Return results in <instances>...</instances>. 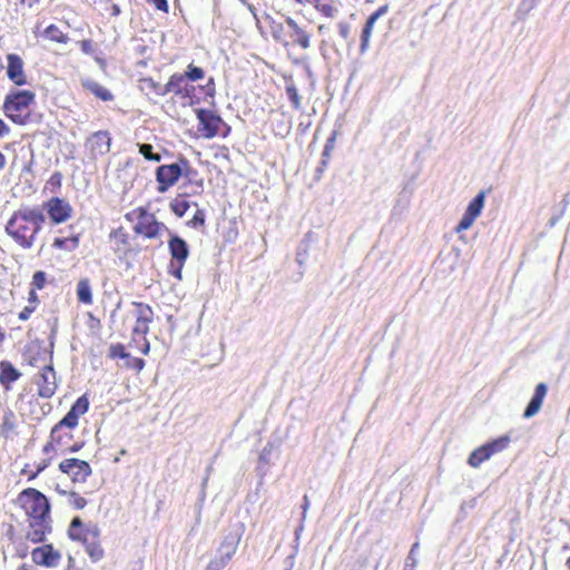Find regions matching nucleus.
<instances>
[{
	"label": "nucleus",
	"instance_id": "obj_1",
	"mask_svg": "<svg viewBox=\"0 0 570 570\" xmlns=\"http://www.w3.org/2000/svg\"><path fill=\"white\" fill-rule=\"evenodd\" d=\"M16 505L27 518V540L32 543L43 542L52 530L51 503L48 497L36 488H26L18 493Z\"/></svg>",
	"mask_w": 570,
	"mask_h": 570
},
{
	"label": "nucleus",
	"instance_id": "obj_2",
	"mask_svg": "<svg viewBox=\"0 0 570 570\" xmlns=\"http://www.w3.org/2000/svg\"><path fill=\"white\" fill-rule=\"evenodd\" d=\"M46 219L40 206L21 205L7 219L4 232L18 247L30 249L37 243Z\"/></svg>",
	"mask_w": 570,
	"mask_h": 570
},
{
	"label": "nucleus",
	"instance_id": "obj_3",
	"mask_svg": "<svg viewBox=\"0 0 570 570\" xmlns=\"http://www.w3.org/2000/svg\"><path fill=\"white\" fill-rule=\"evenodd\" d=\"M89 409V400L82 395L76 400L68 413L56 423L49 434L48 440L42 446L43 455L66 454L68 452H78L82 445L73 441L72 430L78 425L80 416Z\"/></svg>",
	"mask_w": 570,
	"mask_h": 570
},
{
	"label": "nucleus",
	"instance_id": "obj_4",
	"mask_svg": "<svg viewBox=\"0 0 570 570\" xmlns=\"http://www.w3.org/2000/svg\"><path fill=\"white\" fill-rule=\"evenodd\" d=\"M36 102V92L29 89H12L3 99V115L14 125L26 126L31 121V107Z\"/></svg>",
	"mask_w": 570,
	"mask_h": 570
},
{
	"label": "nucleus",
	"instance_id": "obj_5",
	"mask_svg": "<svg viewBox=\"0 0 570 570\" xmlns=\"http://www.w3.org/2000/svg\"><path fill=\"white\" fill-rule=\"evenodd\" d=\"M125 218L129 222L136 219L132 227L134 233L145 239H159L168 232L167 226L145 207L135 208L132 212L127 213Z\"/></svg>",
	"mask_w": 570,
	"mask_h": 570
},
{
	"label": "nucleus",
	"instance_id": "obj_6",
	"mask_svg": "<svg viewBox=\"0 0 570 570\" xmlns=\"http://www.w3.org/2000/svg\"><path fill=\"white\" fill-rule=\"evenodd\" d=\"M197 175L189 160L185 157H179L177 163L161 165L156 169L157 191L163 194L171 188L179 180L181 176L193 179Z\"/></svg>",
	"mask_w": 570,
	"mask_h": 570
},
{
	"label": "nucleus",
	"instance_id": "obj_7",
	"mask_svg": "<svg viewBox=\"0 0 570 570\" xmlns=\"http://www.w3.org/2000/svg\"><path fill=\"white\" fill-rule=\"evenodd\" d=\"M198 119L197 131L205 139L215 137L226 138L230 134V126L226 124L220 116L209 109H197Z\"/></svg>",
	"mask_w": 570,
	"mask_h": 570
},
{
	"label": "nucleus",
	"instance_id": "obj_8",
	"mask_svg": "<svg viewBox=\"0 0 570 570\" xmlns=\"http://www.w3.org/2000/svg\"><path fill=\"white\" fill-rule=\"evenodd\" d=\"M132 306L136 309V323L132 328V341H136V336H140L142 340L140 352L147 355L150 350V344L146 338V335L149 333V325L154 321V311L150 305L142 302H132Z\"/></svg>",
	"mask_w": 570,
	"mask_h": 570
},
{
	"label": "nucleus",
	"instance_id": "obj_9",
	"mask_svg": "<svg viewBox=\"0 0 570 570\" xmlns=\"http://www.w3.org/2000/svg\"><path fill=\"white\" fill-rule=\"evenodd\" d=\"M170 263L168 273L178 281L183 278V268L189 256V247L185 239L177 235H171L168 240Z\"/></svg>",
	"mask_w": 570,
	"mask_h": 570
},
{
	"label": "nucleus",
	"instance_id": "obj_10",
	"mask_svg": "<svg viewBox=\"0 0 570 570\" xmlns=\"http://www.w3.org/2000/svg\"><path fill=\"white\" fill-rule=\"evenodd\" d=\"M58 471L66 475L72 484H83L92 474L90 463L78 458H65L59 462Z\"/></svg>",
	"mask_w": 570,
	"mask_h": 570
},
{
	"label": "nucleus",
	"instance_id": "obj_11",
	"mask_svg": "<svg viewBox=\"0 0 570 570\" xmlns=\"http://www.w3.org/2000/svg\"><path fill=\"white\" fill-rule=\"evenodd\" d=\"M42 210H46L51 224L60 225L66 223L72 217L73 208L70 203L60 197H51L42 205Z\"/></svg>",
	"mask_w": 570,
	"mask_h": 570
},
{
	"label": "nucleus",
	"instance_id": "obj_12",
	"mask_svg": "<svg viewBox=\"0 0 570 570\" xmlns=\"http://www.w3.org/2000/svg\"><path fill=\"white\" fill-rule=\"evenodd\" d=\"M100 534V529L96 523H85L80 517H75L68 528V537L76 542L85 544Z\"/></svg>",
	"mask_w": 570,
	"mask_h": 570
},
{
	"label": "nucleus",
	"instance_id": "obj_13",
	"mask_svg": "<svg viewBox=\"0 0 570 570\" xmlns=\"http://www.w3.org/2000/svg\"><path fill=\"white\" fill-rule=\"evenodd\" d=\"M111 136L108 130H98L89 135L85 148L92 159L105 156L110 151Z\"/></svg>",
	"mask_w": 570,
	"mask_h": 570
},
{
	"label": "nucleus",
	"instance_id": "obj_14",
	"mask_svg": "<svg viewBox=\"0 0 570 570\" xmlns=\"http://www.w3.org/2000/svg\"><path fill=\"white\" fill-rule=\"evenodd\" d=\"M31 559L36 566L56 568L59 566L62 554L52 543H45L32 549Z\"/></svg>",
	"mask_w": 570,
	"mask_h": 570
},
{
	"label": "nucleus",
	"instance_id": "obj_15",
	"mask_svg": "<svg viewBox=\"0 0 570 570\" xmlns=\"http://www.w3.org/2000/svg\"><path fill=\"white\" fill-rule=\"evenodd\" d=\"M36 385L38 387V395L43 399H50L58 387L56 371L51 364L45 365L37 379Z\"/></svg>",
	"mask_w": 570,
	"mask_h": 570
},
{
	"label": "nucleus",
	"instance_id": "obj_16",
	"mask_svg": "<svg viewBox=\"0 0 570 570\" xmlns=\"http://www.w3.org/2000/svg\"><path fill=\"white\" fill-rule=\"evenodd\" d=\"M7 77L17 87H22L28 83V76L24 70V61L17 53H9L7 56Z\"/></svg>",
	"mask_w": 570,
	"mask_h": 570
},
{
	"label": "nucleus",
	"instance_id": "obj_17",
	"mask_svg": "<svg viewBox=\"0 0 570 570\" xmlns=\"http://www.w3.org/2000/svg\"><path fill=\"white\" fill-rule=\"evenodd\" d=\"M485 200V193L480 191L468 205V208L465 213L463 214V217L461 218L460 223L455 227L456 233H461L463 230L469 229L474 220L480 216L482 208L484 206Z\"/></svg>",
	"mask_w": 570,
	"mask_h": 570
},
{
	"label": "nucleus",
	"instance_id": "obj_18",
	"mask_svg": "<svg viewBox=\"0 0 570 570\" xmlns=\"http://www.w3.org/2000/svg\"><path fill=\"white\" fill-rule=\"evenodd\" d=\"M195 91V87L189 85L186 76L183 73H174L166 83V95L174 94L180 98H190Z\"/></svg>",
	"mask_w": 570,
	"mask_h": 570
},
{
	"label": "nucleus",
	"instance_id": "obj_19",
	"mask_svg": "<svg viewBox=\"0 0 570 570\" xmlns=\"http://www.w3.org/2000/svg\"><path fill=\"white\" fill-rule=\"evenodd\" d=\"M52 460V455H45V458H40L39 460L26 462L19 474L21 478H24L27 482H31L51 465Z\"/></svg>",
	"mask_w": 570,
	"mask_h": 570
},
{
	"label": "nucleus",
	"instance_id": "obj_20",
	"mask_svg": "<svg viewBox=\"0 0 570 570\" xmlns=\"http://www.w3.org/2000/svg\"><path fill=\"white\" fill-rule=\"evenodd\" d=\"M390 7L389 4H383L379 7L373 13L368 16V18L365 21V24L363 26L362 32H361V45H360V51L365 52L368 48L370 40L372 37L374 23L377 21L379 18L387 13Z\"/></svg>",
	"mask_w": 570,
	"mask_h": 570
},
{
	"label": "nucleus",
	"instance_id": "obj_21",
	"mask_svg": "<svg viewBox=\"0 0 570 570\" xmlns=\"http://www.w3.org/2000/svg\"><path fill=\"white\" fill-rule=\"evenodd\" d=\"M109 240L115 253L127 255L131 252L130 234L124 226L112 229L109 234Z\"/></svg>",
	"mask_w": 570,
	"mask_h": 570
},
{
	"label": "nucleus",
	"instance_id": "obj_22",
	"mask_svg": "<svg viewBox=\"0 0 570 570\" xmlns=\"http://www.w3.org/2000/svg\"><path fill=\"white\" fill-rule=\"evenodd\" d=\"M22 373L8 360L0 361V385L6 392L12 390L13 383H16Z\"/></svg>",
	"mask_w": 570,
	"mask_h": 570
},
{
	"label": "nucleus",
	"instance_id": "obj_23",
	"mask_svg": "<svg viewBox=\"0 0 570 570\" xmlns=\"http://www.w3.org/2000/svg\"><path fill=\"white\" fill-rule=\"evenodd\" d=\"M18 426V421L14 412L6 403L1 405L0 410V434L8 438L14 433Z\"/></svg>",
	"mask_w": 570,
	"mask_h": 570
},
{
	"label": "nucleus",
	"instance_id": "obj_24",
	"mask_svg": "<svg viewBox=\"0 0 570 570\" xmlns=\"http://www.w3.org/2000/svg\"><path fill=\"white\" fill-rule=\"evenodd\" d=\"M286 23L291 29L289 43L296 45L302 49H308L311 47V35L302 27H299L298 23L292 18H287Z\"/></svg>",
	"mask_w": 570,
	"mask_h": 570
},
{
	"label": "nucleus",
	"instance_id": "obj_25",
	"mask_svg": "<svg viewBox=\"0 0 570 570\" xmlns=\"http://www.w3.org/2000/svg\"><path fill=\"white\" fill-rule=\"evenodd\" d=\"M547 392H548V387H547L546 383H539L535 386L532 399L529 402V404L525 407L524 413H523V416L525 419L532 417L540 411L543 400L547 395Z\"/></svg>",
	"mask_w": 570,
	"mask_h": 570
},
{
	"label": "nucleus",
	"instance_id": "obj_26",
	"mask_svg": "<svg viewBox=\"0 0 570 570\" xmlns=\"http://www.w3.org/2000/svg\"><path fill=\"white\" fill-rule=\"evenodd\" d=\"M89 559L92 562H98L104 559L105 550L101 544L100 534H97L91 541H87L82 544Z\"/></svg>",
	"mask_w": 570,
	"mask_h": 570
},
{
	"label": "nucleus",
	"instance_id": "obj_27",
	"mask_svg": "<svg viewBox=\"0 0 570 570\" xmlns=\"http://www.w3.org/2000/svg\"><path fill=\"white\" fill-rule=\"evenodd\" d=\"M82 87L102 101H111L114 99V95L110 92V90L97 81L85 80L82 81Z\"/></svg>",
	"mask_w": 570,
	"mask_h": 570
},
{
	"label": "nucleus",
	"instance_id": "obj_28",
	"mask_svg": "<svg viewBox=\"0 0 570 570\" xmlns=\"http://www.w3.org/2000/svg\"><path fill=\"white\" fill-rule=\"evenodd\" d=\"M140 88L146 95H153L156 97L166 96V83L163 85L159 81L154 80L151 77L140 79Z\"/></svg>",
	"mask_w": 570,
	"mask_h": 570
},
{
	"label": "nucleus",
	"instance_id": "obj_29",
	"mask_svg": "<svg viewBox=\"0 0 570 570\" xmlns=\"http://www.w3.org/2000/svg\"><path fill=\"white\" fill-rule=\"evenodd\" d=\"M308 4L313 6L322 17L328 19L335 18L338 13V9L333 0H316V2H308Z\"/></svg>",
	"mask_w": 570,
	"mask_h": 570
},
{
	"label": "nucleus",
	"instance_id": "obj_30",
	"mask_svg": "<svg viewBox=\"0 0 570 570\" xmlns=\"http://www.w3.org/2000/svg\"><path fill=\"white\" fill-rule=\"evenodd\" d=\"M493 455V450L490 446H487V444L479 446L475 449L469 456L468 463L472 468H478L480 464H482L484 461L490 459Z\"/></svg>",
	"mask_w": 570,
	"mask_h": 570
},
{
	"label": "nucleus",
	"instance_id": "obj_31",
	"mask_svg": "<svg viewBox=\"0 0 570 570\" xmlns=\"http://www.w3.org/2000/svg\"><path fill=\"white\" fill-rule=\"evenodd\" d=\"M42 37L46 40L57 42V43H67L69 41L68 33L63 32L57 24H49L42 32Z\"/></svg>",
	"mask_w": 570,
	"mask_h": 570
},
{
	"label": "nucleus",
	"instance_id": "obj_32",
	"mask_svg": "<svg viewBox=\"0 0 570 570\" xmlns=\"http://www.w3.org/2000/svg\"><path fill=\"white\" fill-rule=\"evenodd\" d=\"M77 298L80 303L92 304L91 283L89 278H81L77 284Z\"/></svg>",
	"mask_w": 570,
	"mask_h": 570
},
{
	"label": "nucleus",
	"instance_id": "obj_33",
	"mask_svg": "<svg viewBox=\"0 0 570 570\" xmlns=\"http://www.w3.org/2000/svg\"><path fill=\"white\" fill-rule=\"evenodd\" d=\"M187 194H178L175 198L169 203V208L177 217H183L190 207L189 202L187 200Z\"/></svg>",
	"mask_w": 570,
	"mask_h": 570
},
{
	"label": "nucleus",
	"instance_id": "obj_34",
	"mask_svg": "<svg viewBox=\"0 0 570 570\" xmlns=\"http://www.w3.org/2000/svg\"><path fill=\"white\" fill-rule=\"evenodd\" d=\"M61 494L67 498L68 505L75 510H82L88 504V500L77 491H62Z\"/></svg>",
	"mask_w": 570,
	"mask_h": 570
},
{
	"label": "nucleus",
	"instance_id": "obj_35",
	"mask_svg": "<svg viewBox=\"0 0 570 570\" xmlns=\"http://www.w3.org/2000/svg\"><path fill=\"white\" fill-rule=\"evenodd\" d=\"M79 245V237H57L52 242V247L56 249L73 250Z\"/></svg>",
	"mask_w": 570,
	"mask_h": 570
},
{
	"label": "nucleus",
	"instance_id": "obj_36",
	"mask_svg": "<svg viewBox=\"0 0 570 570\" xmlns=\"http://www.w3.org/2000/svg\"><path fill=\"white\" fill-rule=\"evenodd\" d=\"M235 550H236V547H235V544L232 543L228 547L225 556L219 559L212 560L207 564L205 570H222L228 563V561L232 559L233 554L235 553Z\"/></svg>",
	"mask_w": 570,
	"mask_h": 570
},
{
	"label": "nucleus",
	"instance_id": "obj_37",
	"mask_svg": "<svg viewBox=\"0 0 570 570\" xmlns=\"http://www.w3.org/2000/svg\"><path fill=\"white\" fill-rule=\"evenodd\" d=\"M286 95L292 102V107L295 110H299L302 108V98L293 81L286 83Z\"/></svg>",
	"mask_w": 570,
	"mask_h": 570
},
{
	"label": "nucleus",
	"instance_id": "obj_38",
	"mask_svg": "<svg viewBox=\"0 0 570 570\" xmlns=\"http://www.w3.org/2000/svg\"><path fill=\"white\" fill-rule=\"evenodd\" d=\"M62 186V174L60 171H55L49 179L46 181L45 189L49 190L51 194H57Z\"/></svg>",
	"mask_w": 570,
	"mask_h": 570
},
{
	"label": "nucleus",
	"instance_id": "obj_39",
	"mask_svg": "<svg viewBox=\"0 0 570 570\" xmlns=\"http://www.w3.org/2000/svg\"><path fill=\"white\" fill-rule=\"evenodd\" d=\"M271 35L275 41L282 43L284 47L289 46V41L286 40V33L282 23H273L271 26Z\"/></svg>",
	"mask_w": 570,
	"mask_h": 570
},
{
	"label": "nucleus",
	"instance_id": "obj_40",
	"mask_svg": "<svg viewBox=\"0 0 570 570\" xmlns=\"http://www.w3.org/2000/svg\"><path fill=\"white\" fill-rule=\"evenodd\" d=\"M47 284V274L43 271H37L32 275V279L30 283V288L35 291H40L45 288Z\"/></svg>",
	"mask_w": 570,
	"mask_h": 570
},
{
	"label": "nucleus",
	"instance_id": "obj_41",
	"mask_svg": "<svg viewBox=\"0 0 570 570\" xmlns=\"http://www.w3.org/2000/svg\"><path fill=\"white\" fill-rule=\"evenodd\" d=\"M336 137H337V131L334 130L331 134V136L327 138V140H326V144L324 146V150H323V154H322V156H323V161H322L323 166H326L327 159L330 158V155H331L332 150L335 147Z\"/></svg>",
	"mask_w": 570,
	"mask_h": 570
},
{
	"label": "nucleus",
	"instance_id": "obj_42",
	"mask_svg": "<svg viewBox=\"0 0 570 570\" xmlns=\"http://www.w3.org/2000/svg\"><path fill=\"white\" fill-rule=\"evenodd\" d=\"M183 76H186L187 81H197L204 78L205 72L200 67L188 65L187 70Z\"/></svg>",
	"mask_w": 570,
	"mask_h": 570
},
{
	"label": "nucleus",
	"instance_id": "obj_43",
	"mask_svg": "<svg viewBox=\"0 0 570 570\" xmlns=\"http://www.w3.org/2000/svg\"><path fill=\"white\" fill-rule=\"evenodd\" d=\"M108 356L111 360L127 358L129 357V354L126 352L125 346L121 343H116L110 345Z\"/></svg>",
	"mask_w": 570,
	"mask_h": 570
},
{
	"label": "nucleus",
	"instance_id": "obj_44",
	"mask_svg": "<svg viewBox=\"0 0 570 570\" xmlns=\"http://www.w3.org/2000/svg\"><path fill=\"white\" fill-rule=\"evenodd\" d=\"M139 153L147 160L160 161V159H161L159 154H156V153L153 151V146L150 144H141V145H139Z\"/></svg>",
	"mask_w": 570,
	"mask_h": 570
},
{
	"label": "nucleus",
	"instance_id": "obj_45",
	"mask_svg": "<svg viewBox=\"0 0 570 570\" xmlns=\"http://www.w3.org/2000/svg\"><path fill=\"white\" fill-rule=\"evenodd\" d=\"M205 212L203 209H197L194 214V216L191 217V219H189L187 222V225L191 228H200V227H204L205 226Z\"/></svg>",
	"mask_w": 570,
	"mask_h": 570
},
{
	"label": "nucleus",
	"instance_id": "obj_46",
	"mask_svg": "<svg viewBox=\"0 0 570 570\" xmlns=\"http://www.w3.org/2000/svg\"><path fill=\"white\" fill-rule=\"evenodd\" d=\"M509 442H510V440L508 436H502V438L494 440L491 443H488L487 446L492 448L493 454H494V453L505 449L508 446Z\"/></svg>",
	"mask_w": 570,
	"mask_h": 570
},
{
	"label": "nucleus",
	"instance_id": "obj_47",
	"mask_svg": "<svg viewBox=\"0 0 570 570\" xmlns=\"http://www.w3.org/2000/svg\"><path fill=\"white\" fill-rule=\"evenodd\" d=\"M148 4L153 6L155 9L167 13L169 10V6L167 0H146Z\"/></svg>",
	"mask_w": 570,
	"mask_h": 570
},
{
	"label": "nucleus",
	"instance_id": "obj_48",
	"mask_svg": "<svg viewBox=\"0 0 570 570\" xmlns=\"http://www.w3.org/2000/svg\"><path fill=\"white\" fill-rule=\"evenodd\" d=\"M37 308H35L33 306H24L22 308V311L18 314V318L20 321H27L30 318L31 314L36 311Z\"/></svg>",
	"mask_w": 570,
	"mask_h": 570
},
{
	"label": "nucleus",
	"instance_id": "obj_49",
	"mask_svg": "<svg viewBox=\"0 0 570 570\" xmlns=\"http://www.w3.org/2000/svg\"><path fill=\"white\" fill-rule=\"evenodd\" d=\"M39 303H40V299L37 295V291L30 288L29 296H28V305L37 308Z\"/></svg>",
	"mask_w": 570,
	"mask_h": 570
},
{
	"label": "nucleus",
	"instance_id": "obj_50",
	"mask_svg": "<svg viewBox=\"0 0 570 570\" xmlns=\"http://www.w3.org/2000/svg\"><path fill=\"white\" fill-rule=\"evenodd\" d=\"M10 134V126L2 118H0V139L8 137Z\"/></svg>",
	"mask_w": 570,
	"mask_h": 570
},
{
	"label": "nucleus",
	"instance_id": "obj_51",
	"mask_svg": "<svg viewBox=\"0 0 570 570\" xmlns=\"http://www.w3.org/2000/svg\"><path fill=\"white\" fill-rule=\"evenodd\" d=\"M80 48L85 53H91L94 50V43L90 39H85L80 41Z\"/></svg>",
	"mask_w": 570,
	"mask_h": 570
},
{
	"label": "nucleus",
	"instance_id": "obj_52",
	"mask_svg": "<svg viewBox=\"0 0 570 570\" xmlns=\"http://www.w3.org/2000/svg\"><path fill=\"white\" fill-rule=\"evenodd\" d=\"M145 366V361L139 357H134L131 360V367L135 368L137 372H140Z\"/></svg>",
	"mask_w": 570,
	"mask_h": 570
},
{
	"label": "nucleus",
	"instance_id": "obj_53",
	"mask_svg": "<svg viewBox=\"0 0 570 570\" xmlns=\"http://www.w3.org/2000/svg\"><path fill=\"white\" fill-rule=\"evenodd\" d=\"M338 27H340V36L346 40L350 36V26L347 23H340Z\"/></svg>",
	"mask_w": 570,
	"mask_h": 570
},
{
	"label": "nucleus",
	"instance_id": "obj_54",
	"mask_svg": "<svg viewBox=\"0 0 570 570\" xmlns=\"http://www.w3.org/2000/svg\"><path fill=\"white\" fill-rule=\"evenodd\" d=\"M40 0H19L21 4H26L28 7H33L37 4Z\"/></svg>",
	"mask_w": 570,
	"mask_h": 570
},
{
	"label": "nucleus",
	"instance_id": "obj_55",
	"mask_svg": "<svg viewBox=\"0 0 570 570\" xmlns=\"http://www.w3.org/2000/svg\"><path fill=\"white\" fill-rule=\"evenodd\" d=\"M6 156L0 151V170H2L6 167Z\"/></svg>",
	"mask_w": 570,
	"mask_h": 570
},
{
	"label": "nucleus",
	"instance_id": "obj_56",
	"mask_svg": "<svg viewBox=\"0 0 570 570\" xmlns=\"http://www.w3.org/2000/svg\"><path fill=\"white\" fill-rule=\"evenodd\" d=\"M18 570H37L31 564H28V563H23L21 564Z\"/></svg>",
	"mask_w": 570,
	"mask_h": 570
},
{
	"label": "nucleus",
	"instance_id": "obj_57",
	"mask_svg": "<svg viewBox=\"0 0 570 570\" xmlns=\"http://www.w3.org/2000/svg\"><path fill=\"white\" fill-rule=\"evenodd\" d=\"M294 1L301 6H307L308 2H316V0H294Z\"/></svg>",
	"mask_w": 570,
	"mask_h": 570
},
{
	"label": "nucleus",
	"instance_id": "obj_58",
	"mask_svg": "<svg viewBox=\"0 0 570 570\" xmlns=\"http://www.w3.org/2000/svg\"><path fill=\"white\" fill-rule=\"evenodd\" d=\"M194 184H195L198 188L203 189V186H204V179H203V178H198V179L194 180Z\"/></svg>",
	"mask_w": 570,
	"mask_h": 570
},
{
	"label": "nucleus",
	"instance_id": "obj_59",
	"mask_svg": "<svg viewBox=\"0 0 570 570\" xmlns=\"http://www.w3.org/2000/svg\"><path fill=\"white\" fill-rule=\"evenodd\" d=\"M419 548V543L415 542L412 548H411V551H410V557H412L414 554V552H416V549Z\"/></svg>",
	"mask_w": 570,
	"mask_h": 570
},
{
	"label": "nucleus",
	"instance_id": "obj_60",
	"mask_svg": "<svg viewBox=\"0 0 570 570\" xmlns=\"http://www.w3.org/2000/svg\"><path fill=\"white\" fill-rule=\"evenodd\" d=\"M4 337H6V334L2 330V327L0 326V344L4 341Z\"/></svg>",
	"mask_w": 570,
	"mask_h": 570
},
{
	"label": "nucleus",
	"instance_id": "obj_61",
	"mask_svg": "<svg viewBox=\"0 0 570 570\" xmlns=\"http://www.w3.org/2000/svg\"><path fill=\"white\" fill-rule=\"evenodd\" d=\"M566 564H567L568 569L570 570V557L567 559Z\"/></svg>",
	"mask_w": 570,
	"mask_h": 570
}]
</instances>
